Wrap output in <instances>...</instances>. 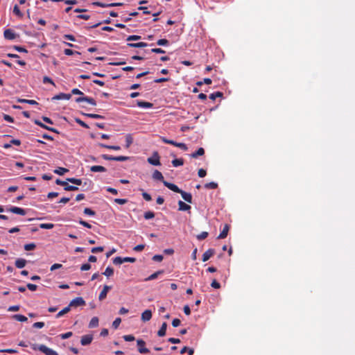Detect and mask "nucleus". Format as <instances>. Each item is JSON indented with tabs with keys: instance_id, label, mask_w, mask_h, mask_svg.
Segmentation results:
<instances>
[{
	"instance_id": "45",
	"label": "nucleus",
	"mask_w": 355,
	"mask_h": 355,
	"mask_svg": "<svg viewBox=\"0 0 355 355\" xmlns=\"http://www.w3.org/2000/svg\"><path fill=\"white\" fill-rule=\"evenodd\" d=\"M223 94L220 92H216L209 95L210 99L214 101L218 97H222Z\"/></svg>"
},
{
	"instance_id": "30",
	"label": "nucleus",
	"mask_w": 355,
	"mask_h": 355,
	"mask_svg": "<svg viewBox=\"0 0 355 355\" xmlns=\"http://www.w3.org/2000/svg\"><path fill=\"white\" fill-rule=\"evenodd\" d=\"M98 318L97 317H93L89 323V328H94L98 327Z\"/></svg>"
},
{
	"instance_id": "1",
	"label": "nucleus",
	"mask_w": 355,
	"mask_h": 355,
	"mask_svg": "<svg viewBox=\"0 0 355 355\" xmlns=\"http://www.w3.org/2000/svg\"><path fill=\"white\" fill-rule=\"evenodd\" d=\"M136 261V259L134 257H116L113 259L112 262L115 265H120L122 264L124 262H130V263H135Z\"/></svg>"
},
{
	"instance_id": "59",
	"label": "nucleus",
	"mask_w": 355,
	"mask_h": 355,
	"mask_svg": "<svg viewBox=\"0 0 355 355\" xmlns=\"http://www.w3.org/2000/svg\"><path fill=\"white\" fill-rule=\"evenodd\" d=\"M101 157L103 159H104L105 160H112V161H115V159H116V157L114 156H112V155H106V154H103L101 155Z\"/></svg>"
},
{
	"instance_id": "38",
	"label": "nucleus",
	"mask_w": 355,
	"mask_h": 355,
	"mask_svg": "<svg viewBox=\"0 0 355 355\" xmlns=\"http://www.w3.org/2000/svg\"><path fill=\"white\" fill-rule=\"evenodd\" d=\"M13 13L20 18L23 17L24 16L23 13L20 11L19 8L17 5H15L13 8Z\"/></svg>"
},
{
	"instance_id": "8",
	"label": "nucleus",
	"mask_w": 355,
	"mask_h": 355,
	"mask_svg": "<svg viewBox=\"0 0 355 355\" xmlns=\"http://www.w3.org/2000/svg\"><path fill=\"white\" fill-rule=\"evenodd\" d=\"M7 211L21 216H24L26 214V211L24 209L17 207H11L9 209H8Z\"/></svg>"
},
{
	"instance_id": "17",
	"label": "nucleus",
	"mask_w": 355,
	"mask_h": 355,
	"mask_svg": "<svg viewBox=\"0 0 355 355\" xmlns=\"http://www.w3.org/2000/svg\"><path fill=\"white\" fill-rule=\"evenodd\" d=\"M181 194L182 198L189 203H192V196L190 193H187L183 190H181L179 193Z\"/></svg>"
},
{
	"instance_id": "47",
	"label": "nucleus",
	"mask_w": 355,
	"mask_h": 355,
	"mask_svg": "<svg viewBox=\"0 0 355 355\" xmlns=\"http://www.w3.org/2000/svg\"><path fill=\"white\" fill-rule=\"evenodd\" d=\"M36 248V245L34 243H31L24 245V250L26 251L33 250Z\"/></svg>"
},
{
	"instance_id": "62",
	"label": "nucleus",
	"mask_w": 355,
	"mask_h": 355,
	"mask_svg": "<svg viewBox=\"0 0 355 355\" xmlns=\"http://www.w3.org/2000/svg\"><path fill=\"white\" fill-rule=\"evenodd\" d=\"M114 202L119 205H124L128 202V200L125 198H115Z\"/></svg>"
},
{
	"instance_id": "63",
	"label": "nucleus",
	"mask_w": 355,
	"mask_h": 355,
	"mask_svg": "<svg viewBox=\"0 0 355 355\" xmlns=\"http://www.w3.org/2000/svg\"><path fill=\"white\" fill-rule=\"evenodd\" d=\"M71 336H72L71 331H68L67 333L62 334L60 335V336L62 339H67V338H70Z\"/></svg>"
},
{
	"instance_id": "15",
	"label": "nucleus",
	"mask_w": 355,
	"mask_h": 355,
	"mask_svg": "<svg viewBox=\"0 0 355 355\" xmlns=\"http://www.w3.org/2000/svg\"><path fill=\"white\" fill-rule=\"evenodd\" d=\"M215 253V251L214 249H209L207 250L204 254H202V261H207L209 260Z\"/></svg>"
},
{
	"instance_id": "50",
	"label": "nucleus",
	"mask_w": 355,
	"mask_h": 355,
	"mask_svg": "<svg viewBox=\"0 0 355 355\" xmlns=\"http://www.w3.org/2000/svg\"><path fill=\"white\" fill-rule=\"evenodd\" d=\"M92 4L94 6H98V7H101V8H108V7H110L109 5V3H102V2H100V1H95V2H93Z\"/></svg>"
},
{
	"instance_id": "19",
	"label": "nucleus",
	"mask_w": 355,
	"mask_h": 355,
	"mask_svg": "<svg viewBox=\"0 0 355 355\" xmlns=\"http://www.w3.org/2000/svg\"><path fill=\"white\" fill-rule=\"evenodd\" d=\"M35 123L37 124V125L46 129V130H48L49 131H51L53 132H58V131L56 130V129H55L54 128H51V127H49L46 125H44V123H42L39 120H35Z\"/></svg>"
},
{
	"instance_id": "14",
	"label": "nucleus",
	"mask_w": 355,
	"mask_h": 355,
	"mask_svg": "<svg viewBox=\"0 0 355 355\" xmlns=\"http://www.w3.org/2000/svg\"><path fill=\"white\" fill-rule=\"evenodd\" d=\"M230 230V225L228 224H225L223 227V230L220 233V234L218 236V239H223L227 237L228 234V232Z\"/></svg>"
},
{
	"instance_id": "46",
	"label": "nucleus",
	"mask_w": 355,
	"mask_h": 355,
	"mask_svg": "<svg viewBox=\"0 0 355 355\" xmlns=\"http://www.w3.org/2000/svg\"><path fill=\"white\" fill-rule=\"evenodd\" d=\"M64 53L66 55H72L73 54H77V55H80V52H78V51H73V50H71L70 49H65L64 50Z\"/></svg>"
},
{
	"instance_id": "27",
	"label": "nucleus",
	"mask_w": 355,
	"mask_h": 355,
	"mask_svg": "<svg viewBox=\"0 0 355 355\" xmlns=\"http://www.w3.org/2000/svg\"><path fill=\"white\" fill-rule=\"evenodd\" d=\"M71 309L70 307L69 306V305L66 307H64L62 310H61L60 311H59L57 315H55V318H59L62 316H63L64 315H65L66 313H69Z\"/></svg>"
},
{
	"instance_id": "49",
	"label": "nucleus",
	"mask_w": 355,
	"mask_h": 355,
	"mask_svg": "<svg viewBox=\"0 0 355 355\" xmlns=\"http://www.w3.org/2000/svg\"><path fill=\"white\" fill-rule=\"evenodd\" d=\"M169 42L166 39H159L157 42V44L159 46H167L168 45Z\"/></svg>"
},
{
	"instance_id": "32",
	"label": "nucleus",
	"mask_w": 355,
	"mask_h": 355,
	"mask_svg": "<svg viewBox=\"0 0 355 355\" xmlns=\"http://www.w3.org/2000/svg\"><path fill=\"white\" fill-rule=\"evenodd\" d=\"M69 169L63 167H58V168L54 170V173L60 175H62L64 173H67Z\"/></svg>"
},
{
	"instance_id": "25",
	"label": "nucleus",
	"mask_w": 355,
	"mask_h": 355,
	"mask_svg": "<svg viewBox=\"0 0 355 355\" xmlns=\"http://www.w3.org/2000/svg\"><path fill=\"white\" fill-rule=\"evenodd\" d=\"M90 171L92 172H105L107 169L102 166H92L90 167Z\"/></svg>"
},
{
	"instance_id": "3",
	"label": "nucleus",
	"mask_w": 355,
	"mask_h": 355,
	"mask_svg": "<svg viewBox=\"0 0 355 355\" xmlns=\"http://www.w3.org/2000/svg\"><path fill=\"white\" fill-rule=\"evenodd\" d=\"M33 349H37V347H33ZM37 349L43 352L44 354H45L46 355H58V354L53 350L52 349H50L48 347H46V345H40Z\"/></svg>"
},
{
	"instance_id": "58",
	"label": "nucleus",
	"mask_w": 355,
	"mask_h": 355,
	"mask_svg": "<svg viewBox=\"0 0 355 355\" xmlns=\"http://www.w3.org/2000/svg\"><path fill=\"white\" fill-rule=\"evenodd\" d=\"M71 94L79 95L80 96H85L83 92H81L80 90H79L78 89H77V88L73 89L71 90Z\"/></svg>"
},
{
	"instance_id": "23",
	"label": "nucleus",
	"mask_w": 355,
	"mask_h": 355,
	"mask_svg": "<svg viewBox=\"0 0 355 355\" xmlns=\"http://www.w3.org/2000/svg\"><path fill=\"white\" fill-rule=\"evenodd\" d=\"M166 327H167L166 322H163L159 330L157 331L158 336L162 337L166 335Z\"/></svg>"
},
{
	"instance_id": "57",
	"label": "nucleus",
	"mask_w": 355,
	"mask_h": 355,
	"mask_svg": "<svg viewBox=\"0 0 355 355\" xmlns=\"http://www.w3.org/2000/svg\"><path fill=\"white\" fill-rule=\"evenodd\" d=\"M140 39H141V36L132 35H129L127 37V41H136V40H139Z\"/></svg>"
},
{
	"instance_id": "35",
	"label": "nucleus",
	"mask_w": 355,
	"mask_h": 355,
	"mask_svg": "<svg viewBox=\"0 0 355 355\" xmlns=\"http://www.w3.org/2000/svg\"><path fill=\"white\" fill-rule=\"evenodd\" d=\"M19 103H28L30 105H38L37 102L35 100H28V99H24V98H19L17 100Z\"/></svg>"
},
{
	"instance_id": "44",
	"label": "nucleus",
	"mask_w": 355,
	"mask_h": 355,
	"mask_svg": "<svg viewBox=\"0 0 355 355\" xmlns=\"http://www.w3.org/2000/svg\"><path fill=\"white\" fill-rule=\"evenodd\" d=\"M84 115L91 119H104L103 116L97 114L85 113Z\"/></svg>"
},
{
	"instance_id": "13",
	"label": "nucleus",
	"mask_w": 355,
	"mask_h": 355,
	"mask_svg": "<svg viewBox=\"0 0 355 355\" xmlns=\"http://www.w3.org/2000/svg\"><path fill=\"white\" fill-rule=\"evenodd\" d=\"M71 98V94L60 93L52 98V100H69Z\"/></svg>"
},
{
	"instance_id": "51",
	"label": "nucleus",
	"mask_w": 355,
	"mask_h": 355,
	"mask_svg": "<svg viewBox=\"0 0 355 355\" xmlns=\"http://www.w3.org/2000/svg\"><path fill=\"white\" fill-rule=\"evenodd\" d=\"M83 212L85 214L91 216H93L96 214L94 211H93L92 209H91L90 208H88V207L85 208Z\"/></svg>"
},
{
	"instance_id": "56",
	"label": "nucleus",
	"mask_w": 355,
	"mask_h": 355,
	"mask_svg": "<svg viewBox=\"0 0 355 355\" xmlns=\"http://www.w3.org/2000/svg\"><path fill=\"white\" fill-rule=\"evenodd\" d=\"M123 338L128 342H131L135 340V338L133 335L129 334V335H124L123 336Z\"/></svg>"
},
{
	"instance_id": "60",
	"label": "nucleus",
	"mask_w": 355,
	"mask_h": 355,
	"mask_svg": "<svg viewBox=\"0 0 355 355\" xmlns=\"http://www.w3.org/2000/svg\"><path fill=\"white\" fill-rule=\"evenodd\" d=\"M103 250H104V248L100 246V247L92 248V250H91V252L92 253H97V252H103Z\"/></svg>"
},
{
	"instance_id": "12",
	"label": "nucleus",
	"mask_w": 355,
	"mask_h": 355,
	"mask_svg": "<svg viewBox=\"0 0 355 355\" xmlns=\"http://www.w3.org/2000/svg\"><path fill=\"white\" fill-rule=\"evenodd\" d=\"M164 185L165 187H166L168 189H169L170 190L175 192V193H180V191L182 189H180L177 185L173 184V183H170V182H164Z\"/></svg>"
},
{
	"instance_id": "48",
	"label": "nucleus",
	"mask_w": 355,
	"mask_h": 355,
	"mask_svg": "<svg viewBox=\"0 0 355 355\" xmlns=\"http://www.w3.org/2000/svg\"><path fill=\"white\" fill-rule=\"evenodd\" d=\"M144 218L146 220L152 219L155 217L154 212L148 211L144 213Z\"/></svg>"
},
{
	"instance_id": "36",
	"label": "nucleus",
	"mask_w": 355,
	"mask_h": 355,
	"mask_svg": "<svg viewBox=\"0 0 355 355\" xmlns=\"http://www.w3.org/2000/svg\"><path fill=\"white\" fill-rule=\"evenodd\" d=\"M67 182H69L71 183H73L76 185H81L82 184V180L80 179H77L75 178H69L67 179Z\"/></svg>"
},
{
	"instance_id": "26",
	"label": "nucleus",
	"mask_w": 355,
	"mask_h": 355,
	"mask_svg": "<svg viewBox=\"0 0 355 355\" xmlns=\"http://www.w3.org/2000/svg\"><path fill=\"white\" fill-rule=\"evenodd\" d=\"M205 154V150L203 148H199L196 152L191 155L192 158H197L198 156H202Z\"/></svg>"
},
{
	"instance_id": "52",
	"label": "nucleus",
	"mask_w": 355,
	"mask_h": 355,
	"mask_svg": "<svg viewBox=\"0 0 355 355\" xmlns=\"http://www.w3.org/2000/svg\"><path fill=\"white\" fill-rule=\"evenodd\" d=\"M130 158H131L130 157H128V156H123V155L116 156L115 161L123 162V161L129 160V159H130Z\"/></svg>"
},
{
	"instance_id": "2",
	"label": "nucleus",
	"mask_w": 355,
	"mask_h": 355,
	"mask_svg": "<svg viewBox=\"0 0 355 355\" xmlns=\"http://www.w3.org/2000/svg\"><path fill=\"white\" fill-rule=\"evenodd\" d=\"M55 183L58 185H61L64 187V189L65 191H78V187L76 186L69 185L67 182L62 181L60 179H57L55 180Z\"/></svg>"
},
{
	"instance_id": "10",
	"label": "nucleus",
	"mask_w": 355,
	"mask_h": 355,
	"mask_svg": "<svg viewBox=\"0 0 355 355\" xmlns=\"http://www.w3.org/2000/svg\"><path fill=\"white\" fill-rule=\"evenodd\" d=\"M92 340H93L92 335H90V334L85 335V336H82L81 340H80V343L82 345L85 346V345H89L92 343Z\"/></svg>"
},
{
	"instance_id": "41",
	"label": "nucleus",
	"mask_w": 355,
	"mask_h": 355,
	"mask_svg": "<svg viewBox=\"0 0 355 355\" xmlns=\"http://www.w3.org/2000/svg\"><path fill=\"white\" fill-rule=\"evenodd\" d=\"M54 224L53 223H41L40 227L44 230H51L53 228Z\"/></svg>"
},
{
	"instance_id": "54",
	"label": "nucleus",
	"mask_w": 355,
	"mask_h": 355,
	"mask_svg": "<svg viewBox=\"0 0 355 355\" xmlns=\"http://www.w3.org/2000/svg\"><path fill=\"white\" fill-rule=\"evenodd\" d=\"M121 322V319L120 318H116L112 322V327L114 329H117L119 327V326L120 325Z\"/></svg>"
},
{
	"instance_id": "9",
	"label": "nucleus",
	"mask_w": 355,
	"mask_h": 355,
	"mask_svg": "<svg viewBox=\"0 0 355 355\" xmlns=\"http://www.w3.org/2000/svg\"><path fill=\"white\" fill-rule=\"evenodd\" d=\"M3 36L6 40H15L17 37L16 33L12 29H6L3 32Z\"/></svg>"
},
{
	"instance_id": "33",
	"label": "nucleus",
	"mask_w": 355,
	"mask_h": 355,
	"mask_svg": "<svg viewBox=\"0 0 355 355\" xmlns=\"http://www.w3.org/2000/svg\"><path fill=\"white\" fill-rule=\"evenodd\" d=\"M99 146L102 148L110 149V150H119L121 149V147L119 146H110L106 145L104 144H99Z\"/></svg>"
},
{
	"instance_id": "20",
	"label": "nucleus",
	"mask_w": 355,
	"mask_h": 355,
	"mask_svg": "<svg viewBox=\"0 0 355 355\" xmlns=\"http://www.w3.org/2000/svg\"><path fill=\"white\" fill-rule=\"evenodd\" d=\"M137 105L138 107L142 108H151L153 106V103L142 101H138Z\"/></svg>"
},
{
	"instance_id": "21",
	"label": "nucleus",
	"mask_w": 355,
	"mask_h": 355,
	"mask_svg": "<svg viewBox=\"0 0 355 355\" xmlns=\"http://www.w3.org/2000/svg\"><path fill=\"white\" fill-rule=\"evenodd\" d=\"M179 210L180 211H189L191 209V206L186 204L182 200L178 202Z\"/></svg>"
},
{
	"instance_id": "31",
	"label": "nucleus",
	"mask_w": 355,
	"mask_h": 355,
	"mask_svg": "<svg viewBox=\"0 0 355 355\" xmlns=\"http://www.w3.org/2000/svg\"><path fill=\"white\" fill-rule=\"evenodd\" d=\"M12 318L19 322H26L28 320V318L26 316L20 314L13 315Z\"/></svg>"
},
{
	"instance_id": "39",
	"label": "nucleus",
	"mask_w": 355,
	"mask_h": 355,
	"mask_svg": "<svg viewBox=\"0 0 355 355\" xmlns=\"http://www.w3.org/2000/svg\"><path fill=\"white\" fill-rule=\"evenodd\" d=\"M186 352H188V354L189 355H193V353H194V349H192V348H189L187 347H184L181 350H180V354H183Z\"/></svg>"
},
{
	"instance_id": "40",
	"label": "nucleus",
	"mask_w": 355,
	"mask_h": 355,
	"mask_svg": "<svg viewBox=\"0 0 355 355\" xmlns=\"http://www.w3.org/2000/svg\"><path fill=\"white\" fill-rule=\"evenodd\" d=\"M106 277H109L114 274V269L110 266L107 267L105 272L103 273Z\"/></svg>"
},
{
	"instance_id": "4",
	"label": "nucleus",
	"mask_w": 355,
	"mask_h": 355,
	"mask_svg": "<svg viewBox=\"0 0 355 355\" xmlns=\"http://www.w3.org/2000/svg\"><path fill=\"white\" fill-rule=\"evenodd\" d=\"M85 301L81 297H77L73 299L69 304V306L70 307V309L71 307H78V306H85Z\"/></svg>"
},
{
	"instance_id": "34",
	"label": "nucleus",
	"mask_w": 355,
	"mask_h": 355,
	"mask_svg": "<svg viewBox=\"0 0 355 355\" xmlns=\"http://www.w3.org/2000/svg\"><path fill=\"white\" fill-rule=\"evenodd\" d=\"M172 164L174 167L182 166L184 164V159L182 158L175 159L172 161Z\"/></svg>"
},
{
	"instance_id": "55",
	"label": "nucleus",
	"mask_w": 355,
	"mask_h": 355,
	"mask_svg": "<svg viewBox=\"0 0 355 355\" xmlns=\"http://www.w3.org/2000/svg\"><path fill=\"white\" fill-rule=\"evenodd\" d=\"M208 236V232H202L200 234L197 235V239L198 240H203L206 239Z\"/></svg>"
},
{
	"instance_id": "5",
	"label": "nucleus",
	"mask_w": 355,
	"mask_h": 355,
	"mask_svg": "<svg viewBox=\"0 0 355 355\" xmlns=\"http://www.w3.org/2000/svg\"><path fill=\"white\" fill-rule=\"evenodd\" d=\"M148 162L153 166H159V155L157 152H155L152 157L148 158Z\"/></svg>"
},
{
	"instance_id": "16",
	"label": "nucleus",
	"mask_w": 355,
	"mask_h": 355,
	"mask_svg": "<svg viewBox=\"0 0 355 355\" xmlns=\"http://www.w3.org/2000/svg\"><path fill=\"white\" fill-rule=\"evenodd\" d=\"M111 289V286H104L103 290L101 291V292L99 294V296H98V299L99 300H104L106 296H107V292Z\"/></svg>"
},
{
	"instance_id": "6",
	"label": "nucleus",
	"mask_w": 355,
	"mask_h": 355,
	"mask_svg": "<svg viewBox=\"0 0 355 355\" xmlns=\"http://www.w3.org/2000/svg\"><path fill=\"white\" fill-rule=\"evenodd\" d=\"M138 346V352L141 354H146L149 352V349L145 347L146 342L142 339H138L137 340Z\"/></svg>"
},
{
	"instance_id": "29",
	"label": "nucleus",
	"mask_w": 355,
	"mask_h": 355,
	"mask_svg": "<svg viewBox=\"0 0 355 355\" xmlns=\"http://www.w3.org/2000/svg\"><path fill=\"white\" fill-rule=\"evenodd\" d=\"M164 272L163 270H158L154 273H153L152 275H150L149 277H148L147 278H146V281H151V280H153V279H155L156 278H157V277L159 276V275L160 274H162Z\"/></svg>"
},
{
	"instance_id": "43",
	"label": "nucleus",
	"mask_w": 355,
	"mask_h": 355,
	"mask_svg": "<svg viewBox=\"0 0 355 355\" xmlns=\"http://www.w3.org/2000/svg\"><path fill=\"white\" fill-rule=\"evenodd\" d=\"M161 140L164 143V144H171V145H173V146H176L177 145V143L176 141H173V140H171V139H166V137H161Z\"/></svg>"
},
{
	"instance_id": "22",
	"label": "nucleus",
	"mask_w": 355,
	"mask_h": 355,
	"mask_svg": "<svg viewBox=\"0 0 355 355\" xmlns=\"http://www.w3.org/2000/svg\"><path fill=\"white\" fill-rule=\"evenodd\" d=\"M15 264L17 268H23L26 264V260L24 259H17Z\"/></svg>"
},
{
	"instance_id": "24",
	"label": "nucleus",
	"mask_w": 355,
	"mask_h": 355,
	"mask_svg": "<svg viewBox=\"0 0 355 355\" xmlns=\"http://www.w3.org/2000/svg\"><path fill=\"white\" fill-rule=\"evenodd\" d=\"M128 46L130 47H132V48H142V47H146L148 46V44L146 43V42H138V43H128L127 44Z\"/></svg>"
},
{
	"instance_id": "18",
	"label": "nucleus",
	"mask_w": 355,
	"mask_h": 355,
	"mask_svg": "<svg viewBox=\"0 0 355 355\" xmlns=\"http://www.w3.org/2000/svg\"><path fill=\"white\" fill-rule=\"evenodd\" d=\"M153 178L155 180L162 181L163 183L166 182L164 179V176L162 173L157 170H155L153 173Z\"/></svg>"
},
{
	"instance_id": "37",
	"label": "nucleus",
	"mask_w": 355,
	"mask_h": 355,
	"mask_svg": "<svg viewBox=\"0 0 355 355\" xmlns=\"http://www.w3.org/2000/svg\"><path fill=\"white\" fill-rule=\"evenodd\" d=\"M204 187L207 189H215L218 187V184L214 182H211L206 183Z\"/></svg>"
},
{
	"instance_id": "64",
	"label": "nucleus",
	"mask_w": 355,
	"mask_h": 355,
	"mask_svg": "<svg viewBox=\"0 0 355 355\" xmlns=\"http://www.w3.org/2000/svg\"><path fill=\"white\" fill-rule=\"evenodd\" d=\"M164 257L161 254H155L153 257V260L155 261L160 262L163 260Z\"/></svg>"
},
{
	"instance_id": "53",
	"label": "nucleus",
	"mask_w": 355,
	"mask_h": 355,
	"mask_svg": "<svg viewBox=\"0 0 355 355\" xmlns=\"http://www.w3.org/2000/svg\"><path fill=\"white\" fill-rule=\"evenodd\" d=\"M75 121L85 128H89V125L78 118L75 119Z\"/></svg>"
},
{
	"instance_id": "7",
	"label": "nucleus",
	"mask_w": 355,
	"mask_h": 355,
	"mask_svg": "<svg viewBox=\"0 0 355 355\" xmlns=\"http://www.w3.org/2000/svg\"><path fill=\"white\" fill-rule=\"evenodd\" d=\"M75 101L76 103H81V102L85 101L94 106H95L96 105V101L93 98L88 97V96H79V97L76 98Z\"/></svg>"
},
{
	"instance_id": "42",
	"label": "nucleus",
	"mask_w": 355,
	"mask_h": 355,
	"mask_svg": "<svg viewBox=\"0 0 355 355\" xmlns=\"http://www.w3.org/2000/svg\"><path fill=\"white\" fill-rule=\"evenodd\" d=\"M161 140L164 143V144H171V145H173V146H176L177 145V143L176 141H173V140H171V139H166V137H161Z\"/></svg>"
},
{
	"instance_id": "28",
	"label": "nucleus",
	"mask_w": 355,
	"mask_h": 355,
	"mask_svg": "<svg viewBox=\"0 0 355 355\" xmlns=\"http://www.w3.org/2000/svg\"><path fill=\"white\" fill-rule=\"evenodd\" d=\"M133 142V137L132 135L127 134L125 135V148H128Z\"/></svg>"
},
{
	"instance_id": "11",
	"label": "nucleus",
	"mask_w": 355,
	"mask_h": 355,
	"mask_svg": "<svg viewBox=\"0 0 355 355\" xmlns=\"http://www.w3.org/2000/svg\"><path fill=\"white\" fill-rule=\"evenodd\" d=\"M152 318V311L150 310H146L141 313V320L143 322H148Z\"/></svg>"
},
{
	"instance_id": "61",
	"label": "nucleus",
	"mask_w": 355,
	"mask_h": 355,
	"mask_svg": "<svg viewBox=\"0 0 355 355\" xmlns=\"http://www.w3.org/2000/svg\"><path fill=\"white\" fill-rule=\"evenodd\" d=\"M43 83H44V84L50 83V84H51L53 85H55V83H54L53 80L51 78H49L48 76H44L43 78Z\"/></svg>"
}]
</instances>
